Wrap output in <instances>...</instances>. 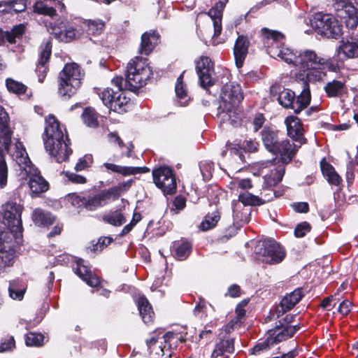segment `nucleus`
Wrapping results in <instances>:
<instances>
[{
  "instance_id": "f257e3e1",
  "label": "nucleus",
  "mask_w": 358,
  "mask_h": 358,
  "mask_svg": "<svg viewBox=\"0 0 358 358\" xmlns=\"http://www.w3.org/2000/svg\"><path fill=\"white\" fill-rule=\"evenodd\" d=\"M263 43L268 54L273 58H279L289 64L298 67L303 71H307L306 80L316 82L323 79L325 73L323 70L336 72L339 70V62L331 59L322 57L313 50H303L294 52L285 43V36L280 31L267 28L262 29Z\"/></svg>"
},
{
  "instance_id": "f03ea898",
  "label": "nucleus",
  "mask_w": 358,
  "mask_h": 358,
  "mask_svg": "<svg viewBox=\"0 0 358 358\" xmlns=\"http://www.w3.org/2000/svg\"><path fill=\"white\" fill-rule=\"evenodd\" d=\"M66 129H62L59 121L53 115H49L45 117V126L43 140L47 152L53 156L59 163L68 159L71 154V150L69 147V139Z\"/></svg>"
},
{
  "instance_id": "7ed1b4c3",
  "label": "nucleus",
  "mask_w": 358,
  "mask_h": 358,
  "mask_svg": "<svg viewBox=\"0 0 358 358\" xmlns=\"http://www.w3.org/2000/svg\"><path fill=\"white\" fill-rule=\"evenodd\" d=\"M220 116L223 122L236 125L239 120L238 105L243 99L241 87L236 83L225 84L220 94Z\"/></svg>"
},
{
  "instance_id": "20e7f679",
  "label": "nucleus",
  "mask_w": 358,
  "mask_h": 358,
  "mask_svg": "<svg viewBox=\"0 0 358 358\" xmlns=\"http://www.w3.org/2000/svg\"><path fill=\"white\" fill-rule=\"evenodd\" d=\"M152 75V71L148 64V59L135 57L127 66L125 88L134 92L144 86Z\"/></svg>"
},
{
  "instance_id": "39448f33",
  "label": "nucleus",
  "mask_w": 358,
  "mask_h": 358,
  "mask_svg": "<svg viewBox=\"0 0 358 358\" xmlns=\"http://www.w3.org/2000/svg\"><path fill=\"white\" fill-rule=\"evenodd\" d=\"M83 76L77 64H66L58 76L59 95L64 100L69 99L80 87Z\"/></svg>"
},
{
  "instance_id": "423d86ee",
  "label": "nucleus",
  "mask_w": 358,
  "mask_h": 358,
  "mask_svg": "<svg viewBox=\"0 0 358 358\" xmlns=\"http://www.w3.org/2000/svg\"><path fill=\"white\" fill-rule=\"evenodd\" d=\"M302 84L303 90L297 97L295 93L289 89L281 91L278 97L279 103L285 108L294 110L296 113L306 108L310 102V92L307 81H303Z\"/></svg>"
},
{
  "instance_id": "0eeeda50",
  "label": "nucleus",
  "mask_w": 358,
  "mask_h": 358,
  "mask_svg": "<svg viewBox=\"0 0 358 358\" xmlns=\"http://www.w3.org/2000/svg\"><path fill=\"white\" fill-rule=\"evenodd\" d=\"M310 24L318 34L327 38H337L343 34L342 25L330 14L316 13Z\"/></svg>"
},
{
  "instance_id": "6e6552de",
  "label": "nucleus",
  "mask_w": 358,
  "mask_h": 358,
  "mask_svg": "<svg viewBox=\"0 0 358 358\" xmlns=\"http://www.w3.org/2000/svg\"><path fill=\"white\" fill-rule=\"evenodd\" d=\"M123 81L122 77H115L112 80V84L117 87V91L108 87L99 94L103 104L114 111H122V107L129 102V99L122 92L123 90Z\"/></svg>"
},
{
  "instance_id": "1a4fd4ad",
  "label": "nucleus",
  "mask_w": 358,
  "mask_h": 358,
  "mask_svg": "<svg viewBox=\"0 0 358 358\" xmlns=\"http://www.w3.org/2000/svg\"><path fill=\"white\" fill-rule=\"evenodd\" d=\"M255 253L259 260L269 264L281 262L285 257V251L273 239H264L258 242Z\"/></svg>"
},
{
  "instance_id": "9d476101",
  "label": "nucleus",
  "mask_w": 358,
  "mask_h": 358,
  "mask_svg": "<svg viewBox=\"0 0 358 358\" xmlns=\"http://www.w3.org/2000/svg\"><path fill=\"white\" fill-rule=\"evenodd\" d=\"M22 231H13L7 229L0 234V257L6 261H14L16 257L15 248L20 243Z\"/></svg>"
},
{
  "instance_id": "9b49d317",
  "label": "nucleus",
  "mask_w": 358,
  "mask_h": 358,
  "mask_svg": "<svg viewBox=\"0 0 358 358\" xmlns=\"http://www.w3.org/2000/svg\"><path fill=\"white\" fill-rule=\"evenodd\" d=\"M153 181L164 194H173L177 185L173 170L167 166H160L152 171Z\"/></svg>"
},
{
  "instance_id": "f8f14e48",
  "label": "nucleus",
  "mask_w": 358,
  "mask_h": 358,
  "mask_svg": "<svg viewBox=\"0 0 358 358\" xmlns=\"http://www.w3.org/2000/svg\"><path fill=\"white\" fill-rule=\"evenodd\" d=\"M23 207L15 201H8L3 206V223L13 231H22L21 214Z\"/></svg>"
},
{
  "instance_id": "ddd939ff",
  "label": "nucleus",
  "mask_w": 358,
  "mask_h": 358,
  "mask_svg": "<svg viewBox=\"0 0 358 358\" xmlns=\"http://www.w3.org/2000/svg\"><path fill=\"white\" fill-rule=\"evenodd\" d=\"M196 71L203 88L206 89L214 85V64L208 57L201 56L199 57L196 62Z\"/></svg>"
},
{
  "instance_id": "4468645a",
  "label": "nucleus",
  "mask_w": 358,
  "mask_h": 358,
  "mask_svg": "<svg viewBox=\"0 0 358 358\" xmlns=\"http://www.w3.org/2000/svg\"><path fill=\"white\" fill-rule=\"evenodd\" d=\"M10 143L11 137L10 138V141L8 143V148H5L3 138H2V146H0V155L4 158L6 152L10 153L13 159L16 162L20 167L27 171V167H29L31 161L23 144L20 142H17L14 145H11Z\"/></svg>"
},
{
  "instance_id": "2eb2a0df",
  "label": "nucleus",
  "mask_w": 358,
  "mask_h": 358,
  "mask_svg": "<svg viewBox=\"0 0 358 358\" xmlns=\"http://www.w3.org/2000/svg\"><path fill=\"white\" fill-rule=\"evenodd\" d=\"M282 195V191H275L271 187H264L261 192V197L249 192H245L239 195L238 199L244 205L260 206L266 202L271 201L274 198Z\"/></svg>"
},
{
  "instance_id": "dca6fc26",
  "label": "nucleus",
  "mask_w": 358,
  "mask_h": 358,
  "mask_svg": "<svg viewBox=\"0 0 358 358\" xmlns=\"http://www.w3.org/2000/svg\"><path fill=\"white\" fill-rule=\"evenodd\" d=\"M336 55L338 59L334 60L335 62H339V66L345 59L357 58L358 39L350 38L341 40L336 49Z\"/></svg>"
},
{
  "instance_id": "f3484780",
  "label": "nucleus",
  "mask_w": 358,
  "mask_h": 358,
  "mask_svg": "<svg viewBox=\"0 0 358 358\" xmlns=\"http://www.w3.org/2000/svg\"><path fill=\"white\" fill-rule=\"evenodd\" d=\"M301 145H296L288 139L279 141L271 152L280 156L282 165L289 163Z\"/></svg>"
},
{
  "instance_id": "a211bd4d",
  "label": "nucleus",
  "mask_w": 358,
  "mask_h": 358,
  "mask_svg": "<svg viewBox=\"0 0 358 358\" xmlns=\"http://www.w3.org/2000/svg\"><path fill=\"white\" fill-rule=\"evenodd\" d=\"M280 324L276 325L275 329L268 331V343L275 345L288 339L294 336L299 327L294 326H285L280 320Z\"/></svg>"
},
{
  "instance_id": "6ab92c4d",
  "label": "nucleus",
  "mask_w": 358,
  "mask_h": 358,
  "mask_svg": "<svg viewBox=\"0 0 358 358\" xmlns=\"http://www.w3.org/2000/svg\"><path fill=\"white\" fill-rule=\"evenodd\" d=\"M71 199L73 206L84 207L87 210H95L98 208L106 205L101 192L87 197L73 194L71 196Z\"/></svg>"
},
{
  "instance_id": "aec40b11",
  "label": "nucleus",
  "mask_w": 358,
  "mask_h": 358,
  "mask_svg": "<svg viewBox=\"0 0 358 358\" xmlns=\"http://www.w3.org/2000/svg\"><path fill=\"white\" fill-rule=\"evenodd\" d=\"M52 43L48 41L41 47L40 55L36 65V72L38 75V81L42 83L48 71V63L51 55Z\"/></svg>"
},
{
  "instance_id": "412c9836",
  "label": "nucleus",
  "mask_w": 358,
  "mask_h": 358,
  "mask_svg": "<svg viewBox=\"0 0 358 358\" xmlns=\"http://www.w3.org/2000/svg\"><path fill=\"white\" fill-rule=\"evenodd\" d=\"M285 122L289 136L300 145L306 143V139L303 137V129L300 120L295 116H289Z\"/></svg>"
},
{
  "instance_id": "4be33fe9",
  "label": "nucleus",
  "mask_w": 358,
  "mask_h": 358,
  "mask_svg": "<svg viewBox=\"0 0 358 358\" xmlns=\"http://www.w3.org/2000/svg\"><path fill=\"white\" fill-rule=\"evenodd\" d=\"M302 296V290L299 288L285 296L281 300L280 306L276 308L277 317H280L285 312L291 310L301 300Z\"/></svg>"
},
{
  "instance_id": "5701e85b",
  "label": "nucleus",
  "mask_w": 358,
  "mask_h": 358,
  "mask_svg": "<svg viewBox=\"0 0 358 358\" xmlns=\"http://www.w3.org/2000/svg\"><path fill=\"white\" fill-rule=\"evenodd\" d=\"M250 41L246 36H239L236 41L234 48L235 63L237 68L243 66L244 61L248 52Z\"/></svg>"
},
{
  "instance_id": "b1692460",
  "label": "nucleus",
  "mask_w": 358,
  "mask_h": 358,
  "mask_svg": "<svg viewBox=\"0 0 358 358\" xmlns=\"http://www.w3.org/2000/svg\"><path fill=\"white\" fill-rule=\"evenodd\" d=\"M264 164L266 167L273 166L274 168L271 170V173L269 174H267L264 177V187H273L282 180L285 171V166L279 165L276 166L273 164V161H268Z\"/></svg>"
},
{
  "instance_id": "393cba45",
  "label": "nucleus",
  "mask_w": 358,
  "mask_h": 358,
  "mask_svg": "<svg viewBox=\"0 0 358 358\" xmlns=\"http://www.w3.org/2000/svg\"><path fill=\"white\" fill-rule=\"evenodd\" d=\"M159 34L155 31L145 32L141 36L139 52L148 55L159 43Z\"/></svg>"
},
{
  "instance_id": "a878e982",
  "label": "nucleus",
  "mask_w": 358,
  "mask_h": 358,
  "mask_svg": "<svg viewBox=\"0 0 358 358\" xmlns=\"http://www.w3.org/2000/svg\"><path fill=\"white\" fill-rule=\"evenodd\" d=\"M225 3L219 1L215 6L210 8L208 13V16L211 19L214 27V34L213 37L218 36L222 31V10L224 8Z\"/></svg>"
},
{
  "instance_id": "bb28decb",
  "label": "nucleus",
  "mask_w": 358,
  "mask_h": 358,
  "mask_svg": "<svg viewBox=\"0 0 358 358\" xmlns=\"http://www.w3.org/2000/svg\"><path fill=\"white\" fill-rule=\"evenodd\" d=\"M76 273L91 287H97L100 284V280L97 275L93 274L90 269L83 264V260L77 262Z\"/></svg>"
},
{
  "instance_id": "cd10ccee",
  "label": "nucleus",
  "mask_w": 358,
  "mask_h": 358,
  "mask_svg": "<svg viewBox=\"0 0 358 358\" xmlns=\"http://www.w3.org/2000/svg\"><path fill=\"white\" fill-rule=\"evenodd\" d=\"M52 5L49 6L41 0H38L34 5V12L42 14L45 15H48L50 17H54L56 15V9L57 8L59 10H62L64 8V5L61 1L57 0H50Z\"/></svg>"
},
{
  "instance_id": "c85d7f7f",
  "label": "nucleus",
  "mask_w": 358,
  "mask_h": 358,
  "mask_svg": "<svg viewBox=\"0 0 358 358\" xmlns=\"http://www.w3.org/2000/svg\"><path fill=\"white\" fill-rule=\"evenodd\" d=\"M137 306L143 321L149 324L153 321L154 312L148 299L144 296H141L137 299Z\"/></svg>"
},
{
  "instance_id": "c756f323",
  "label": "nucleus",
  "mask_w": 358,
  "mask_h": 358,
  "mask_svg": "<svg viewBox=\"0 0 358 358\" xmlns=\"http://www.w3.org/2000/svg\"><path fill=\"white\" fill-rule=\"evenodd\" d=\"M25 27L23 24L14 27L10 31H3L0 29V45L4 44L6 41L11 44L15 43L16 38L22 36Z\"/></svg>"
},
{
  "instance_id": "7c9ffc66",
  "label": "nucleus",
  "mask_w": 358,
  "mask_h": 358,
  "mask_svg": "<svg viewBox=\"0 0 358 358\" xmlns=\"http://www.w3.org/2000/svg\"><path fill=\"white\" fill-rule=\"evenodd\" d=\"M131 185V180H128L119 184L117 186L113 187L107 190H103L101 192L106 204L111 200L118 199L123 191L127 190Z\"/></svg>"
},
{
  "instance_id": "2f4dec72",
  "label": "nucleus",
  "mask_w": 358,
  "mask_h": 358,
  "mask_svg": "<svg viewBox=\"0 0 358 358\" xmlns=\"http://www.w3.org/2000/svg\"><path fill=\"white\" fill-rule=\"evenodd\" d=\"M262 140L265 148L269 152L275 149V146L280 141L278 131L270 128L264 127L262 131Z\"/></svg>"
},
{
  "instance_id": "473e14b6",
  "label": "nucleus",
  "mask_w": 358,
  "mask_h": 358,
  "mask_svg": "<svg viewBox=\"0 0 358 358\" xmlns=\"http://www.w3.org/2000/svg\"><path fill=\"white\" fill-rule=\"evenodd\" d=\"M29 187L33 194L38 195L48 189V182L39 174H31L29 178Z\"/></svg>"
},
{
  "instance_id": "72a5a7b5",
  "label": "nucleus",
  "mask_w": 358,
  "mask_h": 358,
  "mask_svg": "<svg viewBox=\"0 0 358 358\" xmlns=\"http://www.w3.org/2000/svg\"><path fill=\"white\" fill-rule=\"evenodd\" d=\"M27 7V0H8L0 1V13H17L24 11Z\"/></svg>"
},
{
  "instance_id": "f704fd0d",
  "label": "nucleus",
  "mask_w": 358,
  "mask_h": 358,
  "mask_svg": "<svg viewBox=\"0 0 358 358\" xmlns=\"http://www.w3.org/2000/svg\"><path fill=\"white\" fill-rule=\"evenodd\" d=\"M320 166L323 175L327 178L328 182L334 185H339L341 178L336 172L334 168L323 159L320 162Z\"/></svg>"
},
{
  "instance_id": "c9c22d12",
  "label": "nucleus",
  "mask_w": 358,
  "mask_h": 358,
  "mask_svg": "<svg viewBox=\"0 0 358 358\" xmlns=\"http://www.w3.org/2000/svg\"><path fill=\"white\" fill-rule=\"evenodd\" d=\"M103 166L107 171L119 173L124 176L134 175L140 172L141 168L133 166H122L113 163H104Z\"/></svg>"
},
{
  "instance_id": "e433bc0d",
  "label": "nucleus",
  "mask_w": 358,
  "mask_h": 358,
  "mask_svg": "<svg viewBox=\"0 0 358 358\" xmlns=\"http://www.w3.org/2000/svg\"><path fill=\"white\" fill-rule=\"evenodd\" d=\"M32 220L38 226H48L53 224L55 217L50 213L37 208L33 212Z\"/></svg>"
},
{
  "instance_id": "4c0bfd02",
  "label": "nucleus",
  "mask_w": 358,
  "mask_h": 358,
  "mask_svg": "<svg viewBox=\"0 0 358 358\" xmlns=\"http://www.w3.org/2000/svg\"><path fill=\"white\" fill-rule=\"evenodd\" d=\"M234 350V342L233 339L221 340L215 345L212 352L213 358H217L222 356L224 353H233Z\"/></svg>"
},
{
  "instance_id": "58836bf2",
  "label": "nucleus",
  "mask_w": 358,
  "mask_h": 358,
  "mask_svg": "<svg viewBox=\"0 0 358 358\" xmlns=\"http://www.w3.org/2000/svg\"><path fill=\"white\" fill-rule=\"evenodd\" d=\"M8 115L4 108L0 106V133L3 135L5 148H8L11 131L8 127Z\"/></svg>"
},
{
  "instance_id": "ea45409f",
  "label": "nucleus",
  "mask_w": 358,
  "mask_h": 358,
  "mask_svg": "<svg viewBox=\"0 0 358 358\" xmlns=\"http://www.w3.org/2000/svg\"><path fill=\"white\" fill-rule=\"evenodd\" d=\"M27 286L18 280L10 282L8 292L10 296L15 300H22L26 292Z\"/></svg>"
},
{
  "instance_id": "a19ab883",
  "label": "nucleus",
  "mask_w": 358,
  "mask_h": 358,
  "mask_svg": "<svg viewBox=\"0 0 358 358\" xmlns=\"http://www.w3.org/2000/svg\"><path fill=\"white\" fill-rule=\"evenodd\" d=\"M220 220V213L216 210L212 213H208L200 224V229L202 231H208L214 228Z\"/></svg>"
},
{
  "instance_id": "79ce46f5",
  "label": "nucleus",
  "mask_w": 358,
  "mask_h": 358,
  "mask_svg": "<svg viewBox=\"0 0 358 358\" xmlns=\"http://www.w3.org/2000/svg\"><path fill=\"white\" fill-rule=\"evenodd\" d=\"M103 220L113 226L119 227L126 222V218L120 210L110 211L103 216Z\"/></svg>"
},
{
  "instance_id": "37998d69",
  "label": "nucleus",
  "mask_w": 358,
  "mask_h": 358,
  "mask_svg": "<svg viewBox=\"0 0 358 358\" xmlns=\"http://www.w3.org/2000/svg\"><path fill=\"white\" fill-rule=\"evenodd\" d=\"M344 90V83L339 80L329 82L324 86V90L329 97L338 96L342 94Z\"/></svg>"
},
{
  "instance_id": "c03bdc74",
  "label": "nucleus",
  "mask_w": 358,
  "mask_h": 358,
  "mask_svg": "<svg viewBox=\"0 0 358 358\" xmlns=\"http://www.w3.org/2000/svg\"><path fill=\"white\" fill-rule=\"evenodd\" d=\"M82 118L89 127L96 128L99 126L98 114L92 108H86L82 114Z\"/></svg>"
},
{
  "instance_id": "a18cd8bd",
  "label": "nucleus",
  "mask_w": 358,
  "mask_h": 358,
  "mask_svg": "<svg viewBox=\"0 0 358 358\" xmlns=\"http://www.w3.org/2000/svg\"><path fill=\"white\" fill-rule=\"evenodd\" d=\"M6 85L8 90L18 96L24 95L27 93V87L23 83L16 81L12 78H8L6 80Z\"/></svg>"
},
{
  "instance_id": "49530a36",
  "label": "nucleus",
  "mask_w": 358,
  "mask_h": 358,
  "mask_svg": "<svg viewBox=\"0 0 358 358\" xmlns=\"http://www.w3.org/2000/svg\"><path fill=\"white\" fill-rule=\"evenodd\" d=\"M44 338V336L41 334L29 332L25 336V343L27 346H41Z\"/></svg>"
},
{
  "instance_id": "de8ad7c7",
  "label": "nucleus",
  "mask_w": 358,
  "mask_h": 358,
  "mask_svg": "<svg viewBox=\"0 0 358 358\" xmlns=\"http://www.w3.org/2000/svg\"><path fill=\"white\" fill-rule=\"evenodd\" d=\"M53 34L55 35V37L61 41L69 43L76 38V31L73 28L69 27L64 31H60L59 32H57L56 29H54Z\"/></svg>"
},
{
  "instance_id": "09e8293b",
  "label": "nucleus",
  "mask_w": 358,
  "mask_h": 358,
  "mask_svg": "<svg viewBox=\"0 0 358 358\" xmlns=\"http://www.w3.org/2000/svg\"><path fill=\"white\" fill-rule=\"evenodd\" d=\"M192 250V245L184 241L176 245V256L179 259H186L189 255Z\"/></svg>"
},
{
  "instance_id": "8fccbe9b",
  "label": "nucleus",
  "mask_w": 358,
  "mask_h": 358,
  "mask_svg": "<svg viewBox=\"0 0 358 358\" xmlns=\"http://www.w3.org/2000/svg\"><path fill=\"white\" fill-rule=\"evenodd\" d=\"M336 10L341 12V14L355 13V6L348 0H336L334 4Z\"/></svg>"
},
{
  "instance_id": "3c124183",
  "label": "nucleus",
  "mask_w": 358,
  "mask_h": 358,
  "mask_svg": "<svg viewBox=\"0 0 358 358\" xmlns=\"http://www.w3.org/2000/svg\"><path fill=\"white\" fill-rule=\"evenodd\" d=\"M247 305V301H243L241 303H240L236 308V318L235 320H233L231 322V328L234 327V326L238 325L240 326L241 324L243 322V320L244 319L245 315V310L244 307Z\"/></svg>"
},
{
  "instance_id": "603ef678",
  "label": "nucleus",
  "mask_w": 358,
  "mask_h": 358,
  "mask_svg": "<svg viewBox=\"0 0 358 358\" xmlns=\"http://www.w3.org/2000/svg\"><path fill=\"white\" fill-rule=\"evenodd\" d=\"M339 15L345 19V22L347 26V27H349L350 29H355L358 25V14H357V10L356 8H355V13L353 14L347 13L346 15L339 14Z\"/></svg>"
},
{
  "instance_id": "864d4df0",
  "label": "nucleus",
  "mask_w": 358,
  "mask_h": 358,
  "mask_svg": "<svg viewBox=\"0 0 358 358\" xmlns=\"http://www.w3.org/2000/svg\"><path fill=\"white\" fill-rule=\"evenodd\" d=\"M174 334L172 332H168L164 334L162 338L159 336H152L150 339L146 341L147 346L148 350H150V352H152V348L156 345L157 343H159V339H163L165 343H167L171 341V339L173 338Z\"/></svg>"
},
{
  "instance_id": "5fc2aeb1",
  "label": "nucleus",
  "mask_w": 358,
  "mask_h": 358,
  "mask_svg": "<svg viewBox=\"0 0 358 358\" xmlns=\"http://www.w3.org/2000/svg\"><path fill=\"white\" fill-rule=\"evenodd\" d=\"M15 348V342L13 336H7L0 342V352L12 351Z\"/></svg>"
},
{
  "instance_id": "6e6d98bb",
  "label": "nucleus",
  "mask_w": 358,
  "mask_h": 358,
  "mask_svg": "<svg viewBox=\"0 0 358 358\" xmlns=\"http://www.w3.org/2000/svg\"><path fill=\"white\" fill-rule=\"evenodd\" d=\"M92 163V156L91 155H86L78 159V162L76 164L75 169L76 171H81L90 167Z\"/></svg>"
},
{
  "instance_id": "4d7b16f0",
  "label": "nucleus",
  "mask_w": 358,
  "mask_h": 358,
  "mask_svg": "<svg viewBox=\"0 0 358 358\" xmlns=\"http://www.w3.org/2000/svg\"><path fill=\"white\" fill-rule=\"evenodd\" d=\"M311 229L310 224L307 222H303L296 225L294 229V235L297 238H302L310 232Z\"/></svg>"
},
{
  "instance_id": "13d9d810",
  "label": "nucleus",
  "mask_w": 358,
  "mask_h": 358,
  "mask_svg": "<svg viewBox=\"0 0 358 358\" xmlns=\"http://www.w3.org/2000/svg\"><path fill=\"white\" fill-rule=\"evenodd\" d=\"M8 169L5 159L0 155V187H3L7 182Z\"/></svg>"
},
{
  "instance_id": "bf43d9fd",
  "label": "nucleus",
  "mask_w": 358,
  "mask_h": 358,
  "mask_svg": "<svg viewBox=\"0 0 358 358\" xmlns=\"http://www.w3.org/2000/svg\"><path fill=\"white\" fill-rule=\"evenodd\" d=\"M87 31L90 34H97L104 27L101 20H90L87 23Z\"/></svg>"
},
{
  "instance_id": "052dcab7",
  "label": "nucleus",
  "mask_w": 358,
  "mask_h": 358,
  "mask_svg": "<svg viewBox=\"0 0 358 358\" xmlns=\"http://www.w3.org/2000/svg\"><path fill=\"white\" fill-rule=\"evenodd\" d=\"M273 345L271 343H268V337L267 336L266 341L257 344L253 348L250 350L251 355H259L260 352L266 351L270 349V347Z\"/></svg>"
},
{
  "instance_id": "680f3d73",
  "label": "nucleus",
  "mask_w": 358,
  "mask_h": 358,
  "mask_svg": "<svg viewBox=\"0 0 358 358\" xmlns=\"http://www.w3.org/2000/svg\"><path fill=\"white\" fill-rule=\"evenodd\" d=\"M183 73H182L177 79V82L176 84V93L178 97L180 99H183L186 96V87L183 84Z\"/></svg>"
},
{
  "instance_id": "e2e57ef3",
  "label": "nucleus",
  "mask_w": 358,
  "mask_h": 358,
  "mask_svg": "<svg viewBox=\"0 0 358 358\" xmlns=\"http://www.w3.org/2000/svg\"><path fill=\"white\" fill-rule=\"evenodd\" d=\"M68 180L72 183L75 184H85L87 182L85 177L81 175L76 174L70 171H66L64 173Z\"/></svg>"
},
{
  "instance_id": "0e129e2a",
  "label": "nucleus",
  "mask_w": 358,
  "mask_h": 358,
  "mask_svg": "<svg viewBox=\"0 0 358 358\" xmlns=\"http://www.w3.org/2000/svg\"><path fill=\"white\" fill-rule=\"evenodd\" d=\"M173 206L174 208H171V210L175 211V213H178L185 207L186 199L182 196H177L173 201Z\"/></svg>"
},
{
  "instance_id": "69168bd1",
  "label": "nucleus",
  "mask_w": 358,
  "mask_h": 358,
  "mask_svg": "<svg viewBox=\"0 0 358 358\" xmlns=\"http://www.w3.org/2000/svg\"><path fill=\"white\" fill-rule=\"evenodd\" d=\"M258 146L259 143L252 140H245L241 144V147L248 152H255L257 151Z\"/></svg>"
},
{
  "instance_id": "338daca9",
  "label": "nucleus",
  "mask_w": 358,
  "mask_h": 358,
  "mask_svg": "<svg viewBox=\"0 0 358 358\" xmlns=\"http://www.w3.org/2000/svg\"><path fill=\"white\" fill-rule=\"evenodd\" d=\"M352 303L349 300L343 301L338 307V312L343 315H347L351 310Z\"/></svg>"
},
{
  "instance_id": "774afa93",
  "label": "nucleus",
  "mask_w": 358,
  "mask_h": 358,
  "mask_svg": "<svg viewBox=\"0 0 358 358\" xmlns=\"http://www.w3.org/2000/svg\"><path fill=\"white\" fill-rule=\"evenodd\" d=\"M234 185L243 189H250L252 187L251 180L248 178L236 179L234 182Z\"/></svg>"
}]
</instances>
